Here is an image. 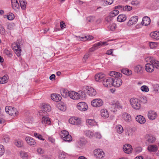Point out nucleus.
<instances>
[{
    "label": "nucleus",
    "instance_id": "nucleus-1",
    "mask_svg": "<svg viewBox=\"0 0 159 159\" xmlns=\"http://www.w3.org/2000/svg\"><path fill=\"white\" fill-rule=\"evenodd\" d=\"M145 61L148 63L145 66L146 71L148 72L152 73L154 70V67L159 69V61L152 57H149L145 58Z\"/></svg>",
    "mask_w": 159,
    "mask_h": 159
},
{
    "label": "nucleus",
    "instance_id": "nucleus-2",
    "mask_svg": "<svg viewBox=\"0 0 159 159\" xmlns=\"http://www.w3.org/2000/svg\"><path fill=\"white\" fill-rule=\"evenodd\" d=\"M108 44L106 42L100 41L94 44L93 46L89 49V52H92L98 49L101 47L107 45Z\"/></svg>",
    "mask_w": 159,
    "mask_h": 159
},
{
    "label": "nucleus",
    "instance_id": "nucleus-3",
    "mask_svg": "<svg viewBox=\"0 0 159 159\" xmlns=\"http://www.w3.org/2000/svg\"><path fill=\"white\" fill-rule=\"evenodd\" d=\"M91 104L93 107H99L103 105V102L101 99L96 98L92 101Z\"/></svg>",
    "mask_w": 159,
    "mask_h": 159
},
{
    "label": "nucleus",
    "instance_id": "nucleus-4",
    "mask_svg": "<svg viewBox=\"0 0 159 159\" xmlns=\"http://www.w3.org/2000/svg\"><path fill=\"white\" fill-rule=\"evenodd\" d=\"M11 47L12 49L17 56L18 57L20 56L21 50L19 43H13L12 44Z\"/></svg>",
    "mask_w": 159,
    "mask_h": 159
},
{
    "label": "nucleus",
    "instance_id": "nucleus-5",
    "mask_svg": "<svg viewBox=\"0 0 159 159\" xmlns=\"http://www.w3.org/2000/svg\"><path fill=\"white\" fill-rule=\"evenodd\" d=\"M130 102L134 109H139L140 104L137 98H131L130 100Z\"/></svg>",
    "mask_w": 159,
    "mask_h": 159
},
{
    "label": "nucleus",
    "instance_id": "nucleus-6",
    "mask_svg": "<svg viewBox=\"0 0 159 159\" xmlns=\"http://www.w3.org/2000/svg\"><path fill=\"white\" fill-rule=\"evenodd\" d=\"M93 154L96 158L99 159L103 158L105 156L104 152L100 149H95L93 151Z\"/></svg>",
    "mask_w": 159,
    "mask_h": 159
},
{
    "label": "nucleus",
    "instance_id": "nucleus-7",
    "mask_svg": "<svg viewBox=\"0 0 159 159\" xmlns=\"http://www.w3.org/2000/svg\"><path fill=\"white\" fill-rule=\"evenodd\" d=\"M113 79L111 77H108L103 80L102 84L103 86L107 88H109L113 86L112 81Z\"/></svg>",
    "mask_w": 159,
    "mask_h": 159
},
{
    "label": "nucleus",
    "instance_id": "nucleus-8",
    "mask_svg": "<svg viewBox=\"0 0 159 159\" xmlns=\"http://www.w3.org/2000/svg\"><path fill=\"white\" fill-rule=\"evenodd\" d=\"M69 122L71 124L79 125L81 124V120L80 118L76 117L70 118L69 120Z\"/></svg>",
    "mask_w": 159,
    "mask_h": 159
},
{
    "label": "nucleus",
    "instance_id": "nucleus-9",
    "mask_svg": "<svg viewBox=\"0 0 159 159\" xmlns=\"http://www.w3.org/2000/svg\"><path fill=\"white\" fill-rule=\"evenodd\" d=\"M68 96L72 99L77 100L80 99V95L78 93L74 91H69Z\"/></svg>",
    "mask_w": 159,
    "mask_h": 159
},
{
    "label": "nucleus",
    "instance_id": "nucleus-10",
    "mask_svg": "<svg viewBox=\"0 0 159 159\" xmlns=\"http://www.w3.org/2000/svg\"><path fill=\"white\" fill-rule=\"evenodd\" d=\"M112 83L113 86L115 87L118 88L122 85V81L119 78H115L113 79Z\"/></svg>",
    "mask_w": 159,
    "mask_h": 159
},
{
    "label": "nucleus",
    "instance_id": "nucleus-11",
    "mask_svg": "<svg viewBox=\"0 0 159 159\" xmlns=\"http://www.w3.org/2000/svg\"><path fill=\"white\" fill-rule=\"evenodd\" d=\"M138 17L137 16H133L131 17L127 23V25L131 26L136 24L138 20Z\"/></svg>",
    "mask_w": 159,
    "mask_h": 159
},
{
    "label": "nucleus",
    "instance_id": "nucleus-12",
    "mask_svg": "<svg viewBox=\"0 0 159 159\" xmlns=\"http://www.w3.org/2000/svg\"><path fill=\"white\" fill-rule=\"evenodd\" d=\"M148 116L150 120H152L156 119L157 116V114L153 110H151L148 111Z\"/></svg>",
    "mask_w": 159,
    "mask_h": 159
},
{
    "label": "nucleus",
    "instance_id": "nucleus-13",
    "mask_svg": "<svg viewBox=\"0 0 159 159\" xmlns=\"http://www.w3.org/2000/svg\"><path fill=\"white\" fill-rule=\"evenodd\" d=\"M122 119L127 123H130L132 121V119L130 114L127 113L125 112L122 114Z\"/></svg>",
    "mask_w": 159,
    "mask_h": 159
},
{
    "label": "nucleus",
    "instance_id": "nucleus-14",
    "mask_svg": "<svg viewBox=\"0 0 159 159\" xmlns=\"http://www.w3.org/2000/svg\"><path fill=\"white\" fill-rule=\"evenodd\" d=\"M105 77V75L104 74L102 73H99L95 75V80L97 82H101L103 81V80L104 79V78Z\"/></svg>",
    "mask_w": 159,
    "mask_h": 159
},
{
    "label": "nucleus",
    "instance_id": "nucleus-15",
    "mask_svg": "<svg viewBox=\"0 0 159 159\" xmlns=\"http://www.w3.org/2000/svg\"><path fill=\"white\" fill-rule=\"evenodd\" d=\"M123 150L124 152L127 154L131 153L132 151V146L129 144H127L123 146Z\"/></svg>",
    "mask_w": 159,
    "mask_h": 159
},
{
    "label": "nucleus",
    "instance_id": "nucleus-16",
    "mask_svg": "<svg viewBox=\"0 0 159 159\" xmlns=\"http://www.w3.org/2000/svg\"><path fill=\"white\" fill-rule=\"evenodd\" d=\"M25 140L27 143L30 146H34L36 144L35 140L30 137H26Z\"/></svg>",
    "mask_w": 159,
    "mask_h": 159
},
{
    "label": "nucleus",
    "instance_id": "nucleus-17",
    "mask_svg": "<svg viewBox=\"0 0 159 159\" xmlns=\"http://www.w3.org/2000/svg\"><path fill=\"white\" fill-rule=\"evenodd\" d=\"M77 108L78 109H88V106L87 104L85 102H81L77 104Z\"/></svg>",
    "mask_w": 159,
    "mask_h": 159
},
{
    "label": "nucleus",
    "instance_id": "nucleus-18",
    "mask_svg": "<svg viewBox=\"0 0 159 159\" xmlns=\"http://www.w3.org/2000/svg\"><path fill=\"white\" fill-rule=\"evenodd\" d=\"M87 93L90 96H93L96 94L95 90L91 87H88L87 89Z\"/></svg>",
    "mask_w": 159,
    "mask_h": 159
},
{
    "label": "nucleus",
    "instance_id": "nucleus-19",
    "mask_svg": "<svg viewBox=\"0 0 159 159\" xmlns=\"http://www.w3.org/2000/svg\"><path fill=\"white\" fill-rule=\"evenodd\" d=\"M137 122L141 124H143L146 122L145 118L142 116L139 115L137 116L135 118Z\"/></svg>",
    "mask_w": 159,
    "mask_h": 159
},
{
    "label": "nucleus",
    "instance_id": "nucleus-20",
    "mask_svg": "<svg viewBox=\"0 0 159 159\" xmlns=\"http://www.w3.org/2000/svg\"><path fill=\"white\" fill-rule=\"evenodd\" d=\"M84 132L85 135L89 138L92 139L94 137V133L91 130H84Z\"/></svg>",
    "mask_w": 159,
    "mask_h": 159
},
{
    "label": "nucleus",
    "instance_id": "nucleus-21",
    "mask_svg": "<svg viewBox=\"0 0 159 159\" xmlns=\"http://www.w3.org/2000/svg\"><path fill=\"white\" fill-rule=\"evenodd\" d=\"M109 75L110 76L115 78H120L122 76V74L121 73L114 71H110Z\"/></svg>",
    "mask_w": 159,
    "mask_h": 159
},
{
    "label": "nucleus",
    "instance_id": "nucleus-22",
    "mask_svg": "<svg viewBox=\"0 0 159 159\" xmlns=\"http://www.w3.org/2000/svg\"><path fill=\"white\" fill-rule=\"evenodd\" d=\"M51 99L56 102H58L60 101L61 99V96L58 94H52L51 95Z\"/></svg>",
    "mask_w": 159,
    "mask_h": 159
},
{
    "label": "nucleus",
    "instance_id": "nucleus-23",
    "mask_svg": "<svg viewBox=\"0 0 159 159\" xmlns=\"http://www.w3.org/2000/svg\"><path fill=\"white\" fill-rule=\"evenodd\" d=\"M147 149L149 152H154L157 151L158 148L156 145H150L148 146Z\"/></svg>",
    "mask_w": 159,
    "mask_h": 159
},
{
    "label": "nucleus",
    "instance_id": "nucleus-24",
    "mask_svg": "<svg viewBox=\"0 0 159 159\" xmlns=\"http://www.w3.org/2000/svg\"><path fill=\"white\" fill-rule=\"evenodd\" d=\"M143 67L140 65H138L134 67V71L135 72L139 74L142 73L143 71Z\"/></svg>",
    "mask_w": 159,
    "mask_h": 159
},
{
    "label": "nucleus",
    "instance_id": "nucleus-25",
    "mask_svg": "<svg viewBox=\"0 0 159 159\" xmlns=\"http://www.w3.org/2000/svg\"><path fill=\"white\" fill-rule=\"evenodd\" d=\"M12 7L14 10H16L19 8V4L17 0H11Z\"/></svg>",
    "mask_w": 159,
    "mask_h": 159
},
{
    "label": "nucleus",
    "instance_id": "nucleus-26",
    "mask_svg": "<svg viewBox=\"0 0 159 159\" xmlns=\"http://www.w3.org/2000/svg\"><path fill=\"white\" fill-rule=\"evenodd\" d=\"M150 37L156 40L159 39V31H156L152 32L150 34Z\"/></svg>",
    "mask_w": 159,
    "mask_h": 159
},
{
    "label": "nucleus",
    "instance_id": "nucleus-27",
    "mask_svg": "<svg viewBox=\"0 0 159 159\" xmlns=\"http://www.w3.org/2000/svg\"><path fill=\"white\" fill-rule=\"evenodd\" d=\"M86 123L87 125L91 126L98 125L97 123L94 119H87L86 120Z\"/></svg>",
    "mask_w": 159,
    "mask_h": 159
},
{
    "label": "nucleus",
    "instance_id": "nucleus-28",
    "mask_svg": "<svg viewBox=\"0 0 159 159\" xmlns=\"http://www.w3.org/2000/svg\"><path fill=\"white\" fill-rule=\"evenodd\" d=\"M150 22V19L148 16H145L143 18L142 24L143 25H149Z\"/></svg>",
    "mask_w": 159,
    "mask_h": 159
},
{
    "label": "nucleus",
    "instance_id": "nucleus-29",
    "mask_svg": "<svg viewBox=\"0 0 159 159\" xmlns=\"http://www.w3.org/2000/svg\"><path fill=\"white\" fill-rule=\"evenodd\" d=\"M6 112L9 115L15 116L17 115L18 112L17 110H5Z\"/></svg>",
    "mask_w": 159,
    "mask_h": 159
},
{
    "label": "nucleus",
    "instance_id": "nucleus-30",
    "mask_svg": "<svg viewBox=\"0 0 159 159\" xmlns=\"http://www.w3.org/2000/svg\"><path fill=\"white\" fill-rule=\"evenodd\" d=\"M60 93L62 97L64 98H67L69 95V91L65 89L62 88L60 90Z\"/></svg>",
    "mask_w": 159,
    "mask_h": 159
},
{
    "label": "nucleus",
    "instance_id": "nucleus-31",
    "mask_svg": "<svg viewBox=\"0 0 159 159\" xmlns=\"http://www.w3.org/2000/svg\"><path fill=\"white\" fill-rule=\"evenodd\" d=\"M93 37L92 36L87 35L79 37V39L84 41H85L87 40H90L93 39Z\"/></svg>",
    "mask_w": 159,
    "mask_h": 159
},
{
    "label": "nucleus",
    "instance_id": "nucleus-32",
    "mask_svg": "<svg viewBox=\"0 0 159 159\" xmlns=\"http://www.w3.org/2000/svg\"><path fill=\"white\" fill-rule=\"evenodd\" d=\"M117 21L119 22H122L126 19V17L125 15L121 14L119 15L117 18Z\"/></svg>",
    "mask_w": 159,
    "mask_h": 159
},
{
    "label": "nucleus",
    "instance_id": "nucleus-33",
    "mask_svg": "<svg viewBox=\"0 0 159 159\" xmlns=\"http://www.w3.org/2000/svg\"><path fill=\"white\" fill-rule=\"evenodd\" d=\"M101 116L104 118H108L109 116V112L107 110H101Z\"/></svg>",
    "mask_w": 159,
    "mask_h": 159
},
{
    "label": "nucleus",
    "instance_id": "nucleus-34",
    "mask_svg": "<svg viewBox=\"0 0 159 159\" xmlns=\"http://www.w3.org/2000/svg\"><path fill=\"white\" fill-rule=\"evenodd\" d=\"M121 72L128 76H129L132 74V71L127 68L122 69L121 70Z\"/></svg>",
    "mask_w": 159,
    "mask_h": 159
},
{
    "label": "nucleus",
    "instance_id": "nucleus-35",
    "mask_svg": "<svg viewBox=\"0 0 159 159\" xmlns=\"http://www.w3.org/2000/svg\"><path fill=\"white\" fill-rule=\"evenodd\" d=\"M42 122L43 124H47L48 125H50L51 124L50 119L47 117L43 116V117Z\"/></svg>",
    "mask_w": 159,
    "mask_h": 159
},
{
    "label": "nucleus",
    "instance_id": "nucleus-36",
    "mask_svg": "<svg viewBox=\"0 0 159 159\" xmlns=\"http://www.w3.org/2000/svg\"><path fill=\"white\" fill-rule=\"evenodd\" d=\"M107 27L108 29L111 31H115L117 28L116 24L113 23H110Z\"/></svg>",
    "mask_w": 159,
    "mask_h": 159
},
{
    "label": "nucleus",
    "instance_id": "nucleus-37",
    "mask_svg": "<svg viewBox=\"0 0 159 159\" xmlns=\"http://www.w3.org/2000/svg\"><path fill=\"white\" fill-rule=\"evenodd\" d=\"M111 103L115 108L120 109L122 108L121 104L119 102L113 101L111 102Z\"/></svg>",
    "mask_w": 159,
    "mask_h": 159
},
{
    "label": "nucleus",
    "instance_id": "nucleus-38",
    "mask_svg": "<svg viewBox=\"0 0 159 159\" xmlns=\"http://www.w3.org/2000/svg\"><path fill=\"white\" fill-rule=\"evenodd\" d=\"M8 80V77L7 75H4L2 77H0V84H3L6 83Z\"/></svg>",
    "mask_w": 159,
    "mask_h": 159
},
{
    "label": "nucleus",
    "instance_id": "nucleus-39",
    "mask_svg": "<svg viewBox=\"0 0 159 159\" xmlns=\"http://www.w3.org/2000/svg\"><path fill=\"white\" fill-rule=\"evenodd\" d=\"M18 147H21L23 146V141L20 139L16 140L14 143Z\"/></svg>",
    "mask_w": 159,
    "mask_h": 159
},
{
    "label": "nucleus",
    "instance_id": "nucleus-40",
    "mask_svg": "<svg viewBox=\"0 0 159 159\" xmlns=\"http://www.w3.org/2000/svg\"><path fill=\"white\" fill-rule=\"evenodd\" d=\"M19 2L22 9H25L26 7V1L25 0H19Z\"/></svg>",
    "mask_w": 159,
    "mask_h": 159
},
{
    "label": "nucleus",
    "instance_id": "nucleus-41",
    "mask_svg": "<svg viewBox=\"0 0 159 159\" xmlns=\"http://www.w3.org/2000/svg\"><path fill=\"white\" fill-rule=\"evenodd\" d=\"M69 133L67 131L65 130H63L61 132L60 134V136L62 139H63L66 137Z\"/></svg>",
    "mask_w": 159,
    "mask_h": 159
},
{
    "label": "nucleus",
    "instance_id": "nucleus-42",
    "mask_svg": "<svg viewBox=\"0 0 159 159\" xmlns=\"http://www.w3.org/2000/svg\"><path fill=\"white\" fill-rule=\"evenodd\" d=\"M34 136L38 139L44 141V139L43 138L42 136L39 134L35 132L34 134Z\"/></svg>",
    "mask_w": 159,
    "mask_h": 159
},
{
    "label": "nucleus",
    "instance_id": "nucleus-43",
    "mask_svg": "<svg viewBox=\"0 0 159 159\" xmlns=\"http://www.w3.org/2000/svg\"><path fill=\"white\" fill-rule=\"evenodd\" d=\"M59 109H64L66 108V104L63 102L59 103L57 105Z\"/></svg>",
    "mask_w": 159,
    "mask_h": 159
},
{
    "label": "nucleus",
    "instance_id": "nucleus-44",
    "mask_svg": "<svg viewBox=\"0 0 159 159\" xmlns=\"http://www.w3.org/2000/svg\"><path fill=\"white\" fill-rule=\"evenodd\" d=\"M62 139L66 142H70L72 141V139L71 136L69 134V133L67 135V136Z\"/></svg>",
    "mask_w": 159,
    "mask_h": 159
},
{
    "label": "nucleus",
    "instance_id": "nucleus-45",
    "mask_svg": "<svg viewBox=\"0 0 159 159\" xmlns=\"http://www.w3.org/2000/svg\"><path fill=\"white\" fill-rule=\"evenodd\" d=\"M117 132L119 134L122 133L123 131V129L120 125H117L116 127Z\"/></svg>",
    "mask_w": 159,
    "mask_h": 159
},
{
    "label": "nucleus",
    "instance_id": "nucleus-46",
    "mask_svg": "<svg viewBox=\"0 0 159 159\" xmlns=\"http://www.w3.org/2000/svg\"><path fill=\"white\" fill-rule=\"evenodd\" d=\"M140 89L142 91L145 92H148L149 91L148 87L145 85L142 86L140 88Z\"/></svg>",
    "mask_w": 159,
    "mask_h": 159
},
{
    "label": "nucleus",
    "instance_id": "nucleus-47",
    "mask_svg": "<svg viewBox=\"0 0 159 159\" xmlns=\"http://www.w3.org/2000/svg\"><path fill=\"white\" fill-rule=\"evenodd\" d=\"M41 108L43 109H48L51 108L50 105L47 103H42L41 105Z\"/></svg>",
    "mask_w": 159,
    "mask_h": 159
},
{
    "label": "nucleus",
    "instance_id": "nucleus-48",
    "mask_svg": "<svg viewBox=\"0 0 159 159\" xmlns=\"http://www.w3.org/2000/svg\"><path fill=\"white\" fill-rule=\"evenodd\" d=\"M7 17L9 20H12L14 18V15L12 13H9V14L5 15L4 17Z\"/></svg>",
    "mask_w": 159,
    "mask_h": 159
},
{
    "label": "nucleus",
    "instance_id": "nucleus-49",
    "mask_svg": "<svg viewBox=\"0 0 159 159\" xmlns=\"http://www.w3.org/2000/svg\"><path fill=\"white\" fill-rule=\"evenodd\" d=\"M150 48L152 49H155L157 46V43L156 42H151L149 43Z\"/></svg>",
    "mask_w": 159,
    "mask_h": 159
},
{
    "label": "nucleus",
    "instance_id": "nucleus-50",
    "mask_svg": "<svg viewBox=\"0 0 159 159\" xmlns=\"http://www.w3.org/2000/svg\"><path fill=\"white\" fill-rule=\"evenodd\" d=\"M140 3V1L138 0H134L132 1L130 4L131 5L135 6H137L139 5Z\"/></svg>",
    "mask_w": 159,
    "mask_h": 159
},
{
    "label": "nucleus",
    "instance_id": "nucleus-51",
    "mask_svg": "<svg viewBox=\"0 0 159 159\" xmlns=\"http://www.w3.org/2000/svg\"><path fill=\"white\" fill-rule=\"evenodd\" d=\"M20 156L23 158L26 159L28 157V153L24 151H21L20 153Z\"/></svg>",
    "mask_w": 159,
    "mask_h": 159
},
{
    "label": "nucleus",
    "instance_id": "nucleus-52",
    "mask_svg": "<svg viewBox=\"0 0 159 159\" xmlns=\"http://www.w3.org/2000/svg\"><path fill=\"white\" fill-rule=\"evenodd\" d=\"M4 53L9 57H11L12 56L11 52L7 49H5L4 50Z\"/></svg>",
    "mask_w": 159,
    "mask_h": 159
},
{
    "label": "nucleus",
    "instance_id": "nucleus-53",
    "mask_svg": "<svg viewBox=\"0 0 159 159\" xmlns=\"http://www.w3.org/2000/svg\"><path fill=\"white\" fill-rule=\"evenodd\" d=\"M119 13V11L117 10H114L111 12L110 15L112 17H114L117 15Z\"/></svg>",
    "mask_w": 159,
    "mask_h": 159
},
{
    "label": "nucleus",
    "instance_id": "nucleus-54",
    "mask_svg": "<svg viewBox=\"0 0 159 159\" xmlns=\"http://www.w3.org/2000/svg\"><path fill=\"white\" fill-rule=\"evenodd\" d=\"M94 136L97 139H100L102 136L100 132H97L94 133Z\"/></svg>",
    "mask_w": 159,
    "mask_h": 159
},
{
    "label": "nucleus",
    "instance_id": "nucleus-55",
    "mask_svg": "<svg viewBox=\"0 0 159 159\" xmlns=\"http://www.w3.org/2000/svg\"><path fill=\"white\" fill-rule=\"evenodd\" d=\"M132 9V7L128 5L125 6V7H123V9L124 11H129L131 10Z\"/></svg>",
    "mask_w": 159,
    "mask_h": 159
},
{
    "label": "nucleus",
    "instance_id": "nucleus-56",
    "mask_svg": "<svg viewBox=\"0 0 159 159\" xmlns=\"http://www.w3.org/2000/svg\"><path fill=\"white\" fill-rule=\"evenodd\" d=\"M5 149L4 146L0 145V156H2L4 153Z\"/></svg>",
    "mask_w": 159,
    "mask_h": 159
},
{
    "label": "nucleus",
    "instance_id": "nucleus-57",
    "mask_svg": "<svg viewBox=\"0 0 159 159\" xmlns=\"http://www.w3.org/2000/svg\"><path fill=\"white\" fill-rule=\"evenodd\" d=\"M37 152L38 154H41L44 153V151L42 148L39 147L37 148Z\"/></svg>",
    "mask_w": 159,
    "mask_h": 159
},
{
    "label": "nucleus",
    "instance_id": "nucleus-58",
    "mask_svg": "<svg viewBox=\"0 0 159 159\" xmlns=\"http://www.w3.org/2000/svg\"><path fill=\"white\" fill-rule=\"evenodd\" d=\"M95 20V17L93 16H89L87 18V20L89 22H93Z\"/></svg>",
    "mask_w": 159,
    "mask_h": 159
},
{
    "label": "nucleus",
    "instance_id": "nucleus-59",
    "mask_svg": "<svg viewBox=\"0 0 159 159\" xmlns=\"http://www.w3.org/2000/svg\"><path fill=\"white\" fill-rule=\"evenodd\" d=\"M5 32V30L3 26L0 25V34H1L4 35Z\"/></svg>",
    "mask_w": 159,
    "mask_h": 159
},
{
    "label": "nucleus",
    "instance_id": "nucleus-60",
    "mask_svg": "<svg viewBox=\"0 0 159 159\" xmlns=\"http://www.w3.org/2000/svg\"><path fill=\"white\" fill-rule=\"evenodd\" d=\"M155 138L154 137L151 136L148 139V142L150 143H153L155 141Z\"/></svg>",
    "mask_w": 159,
    "mask_h": 159
},
{
    "label": "nucleus",
    "instance_id": "nucleus-61",
    "mask_svg": "<svg viewBox=\"0 0 159 159\" xmlns=\"http://www.w3.org/2000/svg\"><path fill=\"white\" fill-rule=\"evenodd\" d=\"M76 3L77 4L79 5L83 4L84 6H85L87 5V3L86 2H83V1L78 0L76 1Z\"/></svg>",
    "mask_w": 159,
    "mask_h": 159
},
{
    "label": "nucleus",
    "instance_id": "nucleus-62",
    "mask_svg": "<svg viewBox=\"0 0 159 159\" xmlns=\"http://www.w3.org/2000/svg\"><path fill=\"white\" fill-rule=\"evenodd\" d=\"M39 113L40 116H44V115H47V112L45 111L44 110H40L39 111Z\"/></svg>",
    "mask_w": 159,
    "mask_h": 159
},
{
    "label": "nucleus",
    "instance_id": "nucleus-63",
    "mask_svg": "<svg viewBox=\"0 0 159 159\" xmlns=\"http://www.w3.org/2000/svg\"><path fill=\"white\" fill-rule=\"evenodd\" d=\"M112 18L113 17L111 16L110 14V15L106 17V20L107 22H110L112 20Z\"/></svg>",
    "mask_w": 159,
    "mask_h": 159
},
{
    "label": "nucleus",
    "instance_id": "nucleus-64",
    "mask_svg": "<svg viewBox=\"0 0 159 159\" xmlns=\"http://www.w3.org/2000/svg\"><path fill=\"white\" fill-rule=\"evenodd\" d=\"M104 1L106 2V5H110L113 3V0H104Z\"/></svg>",
    "mask_w": 159,
    "mask_h": 159
}]
</instances>
